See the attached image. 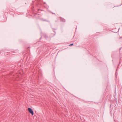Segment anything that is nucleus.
<instances>
[{"instance_id":"f257e3e1","label":"nucleus","mask_w":122,"mask_h":122,"mask_svg":"<svg viewBox=\"0 0 122 122\" xmlns=\"http://www.w3.org/2000/svg\"><path fill=\"white\" fill-rule=\"evenodd\" d=\"M28 109L29 113H31L32 115H34V112L30 108H28Z\"/></svg>"},{"instance_id":"7ed1b4c3","label":"nucleus","mask_w":122,"mask_h":122,"mask_svg":"<svg viewBox=\"0 0 122 122\" xmlns=\"http://www.w3.org/2000/svg\"><path fill=\"white\" fill-rule=\"evenodd\" d=\"M73 45V44L72 43V44H71L69 45V46H72Z\"/></svg>"},{"instance_id":"f03ea898","label":"nucleus","mask_w":122,"mask_h":122,"mask_svg":"<svg viewBox=\"0 0 122 122\" xmlns=\"http://www.w3.org/2000/svg\"><path fill=\"white\" fill-rule=\"evenodd\" d=\"M42 20L43 21H47L48 22H49V21L48 20H46L45 19H42Z\"/></svg>"},{"instance_id":"20e7f679","label":"nucleus","mask_w":122,"mask_h":122,"mask_svg":"<svg viewBox=\"0 0 122 122\" xmlns=\"http://www.w3.org/2000/svg\"><path fill=\"white\" fill-rule=\"evenodd\" d=\"M63 21H65V20H64Z\"/></svg>"}]
</instances>
